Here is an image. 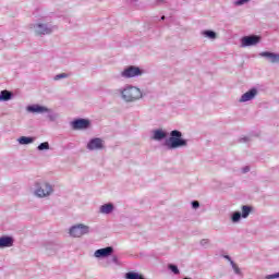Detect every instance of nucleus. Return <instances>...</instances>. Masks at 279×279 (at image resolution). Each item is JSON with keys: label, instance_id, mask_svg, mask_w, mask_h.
I'll return each mask as SVG.
<instances>
[{"label": "nucleus", "instance_id": "obj_1", "mask_svg": "<svg viewBox=\"0 0 279 279\" xmlns=\"http://www.w3.org/2000/svg\"><path fill=\"white\" fill-rule=\"evenodd\" d=\"M168 149H178L179 147H186V140L182 138V132L171 131L169 140L166 141Z\"/></svg>", "mask_w": 279, "mask_h": 279}, {"label": "nucleus", "instance_id": "obj_2", "mask_svg": "<svg viewBox=\"0 0 279 279\" xmlns=\"http://www.w3.org/2000/svg\"><path fill=\"white\" fill-rule=\"evenodd\" d=\"M121 94L124 101H136L143 97L141 89L134 86L124 88Z\"/></svg>", "mask_w": 279, "mask_h": 279}, {"label": "nucleus", "instance_id": "obj_3", "mask_svg": "<svg viewBox=\"0 0 279 279\" xmlns=\"http://www.w3.org/2000/svg\"><path fill=\"white\" fill-rule=\"evenodd\" d=\"M36 186L35 195L37 197H49L53 193V187L47 182L36 183Z\"/></svg>", "mask_w": 279, "mask_h": 279}, {"label": "nucleus", "instance_id": "obj_4", "mask_svg": "<svg viewBox=\"0 0 279 279\" xmlns=\"http://www.w3.org/2000/svg\"><path fill=\"white\" fill-rule=\"evenodd\" d=\"M70 234L75 239H80V236H84V234H88V226L76 225L70 229Z\"/></svg>", "mask_w": 279, "mask_h": 279}, {"label": "nucleus", "instance_id": "obj_5", "mask_svg": "<svg viewBox=\"0 0 279 279\" xmlns=\"http://www.w3.org/2000/svg\"><path fill=\"white\" fill-rule=\"evenodd\" d=\"M121 75L126 78L138 77V75H143V70L138 66L130 65L121 73Z\"/></svg>", "mask_w": 279, "mask_h": 279}, {"label": "nucleus", "instance_id": "obj_6", "mask_svg": "<svg viewBox=\"0 0 279 279\" xmlns=\"http://www.w3.org/2000/svg\"><path fill=\"white\" fill-rule=\"evenodd\" d=\"M113 252H114V248H112V246H107L105 248H99L95 251L94 256L96 258H106L108 256H112Z\"/></svg>", "mask_w": 279, "mask_h": 279}, {"label": "nucleus", "instance_id": "obj_7", "mask_svg": "<svg viewBox=\"0 0 279 279\" xmlns=\"http://www.w3.org/2000/svg\"><path fill=\"white\" fill-rule=\"evenodd\" d=\"M258 43H260V37L256 35L242 38V47H252L254 45H258Z\"/></svg>", "mask_w": 279, "mask_h": 279}, {"label": "nucleus", "instance_id": "obj_8", "mask_svg": "<svg viewBox=\"0 0 279 279\" xmlns=\"http://www.w3.org/2000/svg\"><path fill=\"white\" fill-rule=\"evenodd\" d=\"M87 149H89L90 151L95 149H104V141L99 137L90 140L87 144Z\"/></svg>", "mask_w": 279, "mask_h": 279}, {"label": "nucleus", "instance_id": "obj_9", "mask_svg": "<svg viewBox=\"0 0 279 279\" xmlns=\"http://www.w3.org/2000/svg\"><path fill=\"white\" fill-rule=\"evenodd\" d=\"M90 125V121L78 119L72 122L73 130H86Z\"/></svg>", "mask_w": 279, "mask_h": 279}, {"label": "nucleus", "instance_id": "obj_10", "mask_svg": "<svg viewBox=\"0 0 279 279\" xmlns=\"http://www.w3.org/2000/svg\"><path fill=\"white\" fill-rule=\"evenodd\" d=\"M257 90L256 89H250L248 92H246L245 94L242 95V97L240 98L241 102H245V101H252V99H254L257 95Z\"/></svg>", "mask_w": 279, "mask_h": 279}, {"label": "nucleus", "instance_id": "obj_11", "mask_svg": "<svg viewBox=\"0 0 279 279\" xmlns=\"http://www.w3.org/2000/svg\"><path fill=\"white\" fill-rule=\"evenodd\" d=\"M259 56H262V58H268V60H270V62L272 64H276V63L279 62V54L278 53L264 51V52H260Z\"/></svg>", "mask_w": 279, "mask_h": 279}, {"label": "nucleus", "instance_id": "obj_12", "mask_svg": "<svg viewBox=\"0 0 279 279\" xmlns=\"http://www.w3.org/2000/svg\"><path fill=\"white\" fill-rule=\"evenodd\" d=\"M35 32L37 36H45L51 33V28L47 27L45 24H37Z\"/></svg>", "mask_w": 279, "mask_h": 279}, {"label": "nucleus", "instance_id": "obj_13", "mask_svg": "<svg viewBox=\"0 0 279 279\" xmlns=\"http://www.w3.org/2000/svg\"><path fill=\"white\" fill-rule=\"evenodd\" d=\"M28 112H38L40 114L45 113V112H49V109L47 107H43V106H38V105H34V106H29L27 108Z\"/></svg>", "mask_w": 279, "mask_h": 279}, {"label": "nucleus", "instance_id": "obj_14", "mask_svg": "<svg viewBox=\"0 0 279 279\" xmlns=\"http://www.w3.org/2000/svg\"><path fill=\"white\" fill-rule=\"evenodd\" d=\"M14 240L10 236L0 238V247H12Z\"/></svg>", "mask_w": 279, "mask_h": 279}, {"label": "nucleus", "instance_id": "obj_15", "mask_svg": "<svg viewBox=\"0 0 279 279\" xmlns=\"http://www.w3.org/2000/svg\"><path fill=\"white\" fill-rule=\"evenodd\" d=\"M112 210H114V205H112V204H105L100 207V213L102 215H110V213H112Z\"/></svg>", "mask_w": 279, "mask_h": 279}, {"label": "nucleus", "instance_id": "obj_16", "mask_svg": "<svg viewBox=\"0 0 279 279\" xmlns=\"http://www.w3.org/2000/svg\"><path fill=\"white\" fill-rule=\"evenodd\" d=\"M154 141H162V138H167V133L162 130L154 131Z\"/></svg>", "mask_w": 279, "mask_h": 279}, {"label": "nucleus", "instance_id": "obj_17", "mask_svg": "<svg viewBox=\"0 0 279 279\" xmlns=\"http://www.w3.org/2000/svg\"><path fill=\"white\" fill-rule=\"evenodd\" d=\"M10 99H12V93L5 89L0 93V101H10Z\"/></svg>", "mask_w": 279, "mask_h": 279}, {"label": "nucleus", "instance_id": "obj_18", "mask_svg": "<svg viewBox=\"0 0 279 279\" xmlns=\"http://www.w3.org/2000/svg\"><path fill=\"white\" fill-rule=\"evenodd\" d=\"M250 213H252V207L244 205L242 206V217L243 219H247V217H250Z\"/></svg>", "mask_w": 279, "mask_h": 279}, {"label": "nucleus", "instance_id": "obj_19", "mask_svg": "<svg viewBox=\"0 0 279 279\" xmlns=\"http://www.w3.org/2000/svg\"><path fill=\"white\" fill-rule=\"evenodd\" d=\"M19 143L21 145H29V143H34V138L22 136V137L19 138Z\"/></svg>", "mask_w": 279, "mask_h": 279}, {"label": "nucleus", "instance_id": "obj_20", "mask_svg": "<svg viewBox=\"0 0 279 279\" xmlns=\"http://www.w3.org/2000/svg\"><path fill=\"white\" fill-rule=\"evenodd\" d=\"M126 279H145L143 275H138V272H128L125 275Z\"/></svg>", "mask_w": 279, "mask_h": 279}, {"label": "nucleus", "instance_id": "obj_21", "mask_svg": "<svg viewBox=\"0 0 279 279\" xmlns=\"http://www.w3.org/2000/svg\"><path fill=\"white\" fill-rule=\"evenodd\" d=\"M203 36H205L206 38H210L211 40H215V38H217V33L213 31H204Z\"/></svg>", "mask_w": 279, "mask_h": 279}, {"label": "nucleus", "instance_id": "obj_22", "mask_svg": "<svg viewBox=\"0 0 279 279\" xmlns=\"http://www.w3.org/2000/svg\"><path fill=\"white\" fill-rule=\"evenodd\" d=\"M168 269L173 271L177 276H178V274H180V269H178V266H175L173 264L168 265Z\"/></svg>", "mask_w": 279, "mask_h": 279}, {"label": "nucleus", "instance_id": "obj_23", "mask_svg": "<svg viewBox=\"0 0 279 279\" xmlns=\"http://www.w3.org/2000/svg\"><path fill=\"white\" fill-rule=\"evenodd\" d=\"M39 151H43V149H49V143L44 142L38 146Z\"/></svg>", "mask_w": 279, "mask_h": 279}, {"label": "nucleus", "instance_id": "obj_24", "mask_svg": "<svg viewBox=\"0 0 279 279\" xmlns=\"http://www.w3.org/2000/svg\"><path fill=\"white\" fill-rule=\"evenodd\" d=\"M240 219H241V213L235 211V213L233 214V216H232V221H233V222H236V221H240Z\"/></svg>", "mask_w": 279, "mask_h": 279}, {"label": "nucleus", "instance_id": "obj_25", "mask_svg": "<svg viewBox=\"0 0 279 279\" xmlns=\"http://www.w3.org/2000/svg\"><path fill=\"white\" fill-rule=\"evenodd\" d=\"M64 77H69V74H66V73L58 74V75L54 76V80L56 81L63 80Z\"/></svg>", "mask_w": 279, "mask_h": 279}, {"label": "nucleus", "instance_id": "obj_26", "mask_svg": "<svg viewBox=\"0 0 279 279\" xmlns=\"http://www.w3.org/2000/svg\"><path fill=\"white\" fill-rule=\"evenodd\" d=\"M247 1H250V0H238L235 2V5H243V3H247Z\"/></svg>", "mask_w": 279, "mask_h": 279}, {"label": "nucleus", "instance_id": "obj_27", "mask_svg": "<svg viewBox=\"0 0 279 279\" xmlns=\"http://www.w3.org/2000/svg\"><path fill=\"white\" fill-rule=\"evenodd\" d=\"M231 264H232V267H233L235 274H239V271H240V270H239V266L235 265L234 262H231Z\"/></svg>", "mask_w": 279, "mask_h": 279}, {"label": "nucleus", "instance_id": "obj_28", "mask_svg": "<svg viewBox=\"0 0 279 279\" xmlns=\"http://www.w3.org/2000/svg\"><path fill=\"white\" fill-rule=\"evenodd\" d=\"M192 206L193 208H199V202L197 201L192 202Z\"/></svg>", "mask_w": 279, "mask_h": 279}, {"label": "nucleus", "instance_id": "obj_29", "mask_svg": "<svg viewBox=\"0 0 279 279\" xmlns=\"http://www.w3.org/2000/svg\"><path fill=\"white\" fill-rule=\"evenodd\" d=\"M201 245H208V240H206V239L202 240Z\"/></svg>", "mask_w": 279, "mask_h": 279}, {"label": "nucleus", "instance_id": "obj_30", "mask_svg": "<svg viewBox=\"0 0 279 279\" xmlns=\"http://www.w3.org/2000/svg\"><path fill=\"white\" fill-rule=\"evenodd\" d=\"M279 278V272L277 275H271L268 277V279Z\"/></svg>", "mask_w": 279, "mask_h": 279}, {"label": "nucleus", "instance_id": "obj_31", "mask_svg": "<svg viewBox=\"0 0 279 279\" xmlns=\"http://www.w3.org/2000/svg\"><path fill=\"white\" fill-rule=\"evenodd\" d=\"M247 171H250V168L248 167L244 168V173H247Z\"/></svg>", "mask_w": 279, "mask_h": 279}, {"label": "nucleus", "instance_id": "obj_32", "mask_svg": "<svg viewBox=\"0 0 279 279\" xmlns=\"http://www.w3.org/2000/svg\"><path fill=\"white\" fill-rule=\"evenodd\" d=\"M161 19H162V21H165V16H162Z\"/></svg>", "mask_w": 279, "mask_h": 279}, {"label": "nucleus", "instance_id": "obj_33", "mask_svg": "<svg viewBox=\"0 0 279 279\" xmlns=\"http://www.w3.org/2000/svg\"><path fill=\"white\" fill-rule=\"evenodd\" d=\"M226 258H230L229 256H226Z\"/></svg>", "mask_w": 279, "mask_h": 279}]
</instances>
